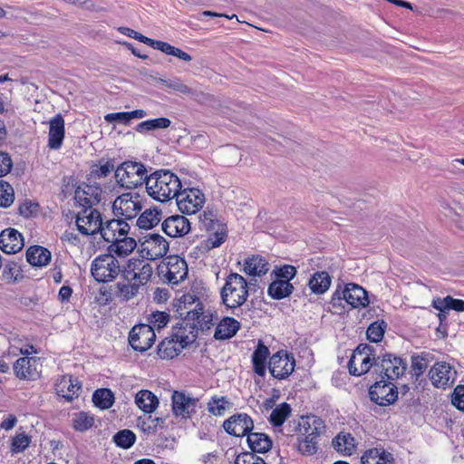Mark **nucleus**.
Returning a JSON list of instances; mask_svg holds the SVG:
<instances>
[{"instance_id":"nucleus-64","label":"nucleus","mask_w":464,"mask_h":464,"mask_svg":"<svg viewBox=\"0 0 464 464\" xmlns=\"http://www.w3.org/2000/svg\"><path fill=\"white\" fill-rule=\"evenodd\" d=\"M114 164L108 160L104 162L103 164H101L99 167H97L96 169H94L92 172L94 173L95 177L97 178H105L107 177L111 171H115Z\"/></svg>"},{"instance_id":"nucleus-2","label":"nucleus","mask_w":464,"mask_h":464,"mask_svg":"<svg viewBox=\"0 0 464 464\" xmlns=\"http://www.w3.org/2000/svg\"><path fill=\"white\" fill-rule=\"evenodd\" d=\"M84 194L85 191L82 192L80 190L75 193V198L79 201L83 200L84 204L87 205V207L78 212L75 223L81 234L83 236H93L101 232L103 221L101 212L92 208V205L98 201V198L96 197L93 198H82Z\"/></svg>"},{"instance_id":"nucleus-61","label":"nucleus","mask_w":464,"mask_h":464,"mask_svg":"<svg viewBox=\"0 0 464 464\" xmlns=\"http://www.w3.org/2000/svg\"><path fill=\"white\" fill-rule=\"evenodd\" d=\"M164 84L168 88H170L182 94H190L192 92L191 89L179 80L164 81Z\"/></svg>"},{"instance_id":"nucleus-1","label":"nucleus","mask_w":464,"mask_h":464,"mask_svg":"<svg viewBox=\"0 0 464 464\" xmlns=\"http://www.w3.org/2000/svg\"><path fill=\"white\" fill-rule=\"evenodd\" d=\"M179 177L169 170H158L146 179V191L153 199L167 202L174 198L181 188Z\"/></svg>"},{"instance_id":"nucleus-5","label":"nucleus","mask_w":464,"mask_h":464,"mask_svg":"<svg viewBox=\"0 0 464 464\" xmlns=\"http://www.w3.org/2000/svg\"><path fill=\"white\" fill-rule=\"evenodd\" d=\"M121 271L117 257L110 253L97 256L92 262L91 274L100 283L114 281Z\"/></svg>"},{"instance_id":"nucleus-36","label":"nucleus","mask_w":464,"mask_h":464,"mask_svg":"<svg viewBox=\"0 0 464 464\" xmlns=\"http://www.w3.org/2000/svg\"><path fill=\"white\" fill-rule=\"evenodd\" d=\"M26 260L34 266H44L51 260V253L43 246H33L26 251Z\"/></svg>"},{"instance_id":"nucleus-20","label":"nucleus","mask_w":464,"mask_h":464,"mask_svg":"<svg viewBox=\"0 0 464 464\" xmlns=\"http://www.w3.org/2000/svg\"><path fill=\"white\" fill-rule=\"evenodd\" d=\"M42 364L36 357H22L14 364V371L19 379L35 380L40 376Z\"/></svg>"},{"instance_id":"nucleus-57","label":"nucleus","mask_w":464,"mask_h":464,"mask_svg":"<svg viewBox=\"0 0 464 464\" xmlns=\"http://www.w3.org/2000/svg\"><path fill=\"white\" fill-rule=\"evenodd\" d=\"M273 275H275V278L276 279L287 280V282H290V280L295 276L296 269L293 266L285 265L275 270Z\"/></svg>"},{"instance_id":"nucleus-3","label":"nucleus","mask_w":464,"mask_h":464,"mask_svg":"<svg viewBox=\"0 0 464 464\" xmlns=\"http://www.w3.org/2000/svg\"><path fill=\"white\" fill-rule=\"evenodd\" d=\"M220 296L226 307L230 309L240 307L248 297L246 280L237 273H230L225 279Z\"/></svg>"},{"instance_id":"nucleus-30","label":"nucleus","mask_w":464,"mask_h":464,"mask_svg":"<svg viewBox=\"0 0 464 464\" xmlns=\"http://www.w3.org/2000/svg\"><path fill=\"white\" fill-rule=\"evenodd\" d=\"M269 270V264L260 256H252L244 261L243 271L250 276H261Z\"/></svg>"},{"instance_id":"nucleus-12","label":"nucleus","mask_w":464,"mask_h":464,"mask_svg":"<svg viewBox=\"0 0 464 464\" xmlns=\"http://www.w3.org/2000/svg\"><path fill=\"white\" fill-rule=\"evenodd\" d=\"M198 399L190 396L185 392L174 391L171 395V410L175 417L190 419L197 411Z\"/></svg>"},{"instance_id":"nucleus-60","label":"nucleus","mask_w":464,"mask_h":464,"mask_svg":"<svg viewBox=\"0 0 464 464\" xmlns=\"http://www.w3.org/2000/svg\"><path fill=\"white\" fill-rule=\"evenodd\" d=\"M39 205L37 203L26 200L19 207V213L24 217L29 218L38 211Z\"/></svg>"},{"instance_id":"nucleus-56","label":"nucleus","mask_w":464,"mask_h":464,"mask_svg":"<svg viewBox=\"0 0 464 464\" xmlns=\"http://www.w3.org/2000/svg\"><path fill=\"white\" fill-rule=\"evenodd\" d=\"M227 238V230L224 227H219L217 231L210 234L208 237V245L214 248L219 246Z\"/></svg>"},{"instance_id":"nucleus-55","label":"nucleus","mask_w":464,"mask_h":464,"mask_svg":"<svg viewBox=\"0 0 464 464\" xmlns=\"http://www.w3.org/2000/svg\"><path fill=\"white\" fill-rule=\"evenodd\" d=\"M140 285H142L136 282H130L129 284H119L118 288L121 295L125 300H130L138 294Z\"/></svg>"},{"instance_id":"nucleus-18","label":"nucleus","mask_w":464,"mask_h":464,"mask_svg":"<svg viewBox=\"0 0 464 464\" xmlns=\"http://www.w3.org/2000/svg\"><path fill=\"white\" fill-rule=\"evenodd\" d=\"M187 320L196 325L197 331L208 330L218 320V314L213 310H206L202 303H198L194 308L187 311Z\"/></svg>"},{"instance_id":"nucleus-47","label":"nucleus","mask_w":464,"mask_h":464,"mask_svg":"<svg viewBox=\"0 0 464 464\" xmlns=\"http://www.w3.org/2000/svg\"><path fill=\"white\" fill-rule=\"evenodd\" d=\"M298 451L306 456L314 455L318 450V439L310 436H302L298 440Z\"/></svg>"},{"instance_id":"nucleus-7","label":"nucleus","mask_w":464,"mask_h":464,"mask_svg":"<svg viewBox=\"0 0 464 464\" xmlns=\"http://www.w3.org/2000/svg\"><path fill=\"white\" fill-rule=\"evenodd\" d=\"M175 198L179 210L186 215L198 213L206 202L205 194L198 188H181Z\"/></svg>"},{"instance_id":"nucleus-17","label":"nucleus","mask_w":464,"mask_h":464,"mask_svg":"<svg viewBox=\"0 0 464 464\" xmlns=\"http://www.w3.org/2000/svg\"><path fill=\"white\" fill-rule=\"evenodd\" d=\"M369 395L376 404L387 406L397 400L398 391L392 382L382 380L371 386Z\"/></svg>"},{"instance_id":"nucleus-9","label":"nucleus","mask_w":464,"mask_h":464,"mask_svg":"<svg viewBox=\"0 0 464 464\" xmlns=\"http://www.w3.org/2000/svg\"><path fill=\"white\" fill-rule=\"evenodd\" d=\"M121 274L128 282L146 285L151 277L152 267L146 260L133 257L121 266Z\"/></svg>"},{"instance_id":"nucleus-23","label":"nucleus","mask_w":464,"mask_h":464,"mask_svg":"<svg viewBox=\"0 0 464 464\" xmlns=\"http://www.w3.org/2000/svg\"><path fill=\"white\" fill-rule=\"evenodd\" d=\"M162 230L170 237H181L187 235L190 229L188 219L180 215H174L167 218L162 222Z\"/></svg>"},{"instance_id":"nucleus-13","label":"nucleus","mask_w":464,"mask_h":464,"mask_svg":"<svg viewBox=\"0 0 464 464\" xmlns=\"http://www.w3.org/2000/svg\"><path fill=\"white\" fill-rule=\"evenodd\" d=\"M406 362L400 356L392 353H386L382 357H378V362H375V370L380 372L381 374L388 380L398 379L402 376L406 371Z\"/></svg>"},{"instance_id":"nucleus-50","label":"nucleus","mask_w":464,"mask_h":464,"mask_svg":"<svg viewBox=\"0 0 464 464\" xmlns=\"http://www.w3.org/2000/svg\"><path fill=\"white\" fill-rule=\"evenodd\" d=\"M163 423L161 418H154L151 415L140 417L138 419V428L145 433H153L156 431L159 425Z\"/></svg>"},{"instance_id":"nucleus-14","label":"nucleus","mask_w":464,"mask_h":464,"mask_svg":"<svg viewBox=\"0 0 464 464\" xmlns=\"http://www.w3.org/2000/svg\"><path fill=\"white\" fill-rule=\"evenodd\" d=\"M345 300L353 308L365 307L369 304L367 292L359 285L349 283L340 291L336 289L333 295V301Z\"/></svg>"},{"instance_id":"nucleus-8","label":"nucleus","mask_w":464,"mask_h":464,"mask_svg":"<svg viewBox=\"0 0 464 464\" xmlns=\"http://www.w3.org/2000/svg\"><path fill=\"white\" fill-rule=\"evenodd\" d=\"M143 207V199L137 192H127L118 196L112 204L115 216L132 219L138 216Z\"/></svg>"},{"instance_id":"nucleus-6","label":"nucleus","mask_w":464,"mask_h":464,"mask_svg":"<svg viewBox=\"0 0 464 464\" xmlns=\"http://www.w3.org/2000/svg\"><path fill=\"white\" fill-rule=\"evenodd\" d=\"M375 362H378V358H375L373 348L366 343H361L348 362L349 372L354 376H362L375 366Z\"/></svg>"},{"instance_id":"nucleus-29","label":"nucleus","mask_w":464,"mask_h":464,"mask_svg":"<svg viewBox=\"0 0 464 464\" xmlns=\"http://www.w3.org/2000/svg\"><path fill=\"white\" fill-rule=\"evenodd\" d=\"M362 464H394L392 453L383 448H372L365 450L361 457Z\"/></svg>"},{"instance_id":"nucleus-34","label":"nucleus","mask_w":464,"mask_h":464,"mask_svg":"<svg viewBox=\"0 0 464 464\" xmlns=\"http://www.w3.org/2000/svg\"><path fill=\"white\" fill-rule=\"evenodd\" d=\"M332 284V277L326 271L315 272L309 279L308 285L312 293L324 294Z\"/></svg>"},{"instance_id":"nucleus-19","label":"nucleus","mask_w":464,"mask_h":464,"mask_svg":"<svg viewBox=\"0 0 464 464\" xmlns=\"http://www.w3.org/2000/svg\"><path fill=\"white\" fill-rule=\"evenodd\" d=\"M429 376L435 387L445 389L454 382L456 371L450 363L439 362L430 368Z\"/></svg>"},{"instance_id":"nucleus-59","label":"nucleus","mask_w":464,"mask_h":464,"mask_svg":"<svg viewBox=\"0 0 464 464\" xmlns=\"http://www.w3.org/2000/svg\"><path fill=\"white\" fill-rule=\"evenodd\" d=\"M452 404L464 411V385H458L452 394Z\"/></svg>"},{"instance_id":"nucleus-32","label":"nucleus","mask_w":464,"mask_h":464,"mask_svg":"<svg viewBox=\"0 0 464 464\" xmlns=\"http://www.w3.org/2000/svg\"><path fill=\"white\" fill-rule=\"evenodd\" d=\"M324 421L316 416H307L302 419L301 430L302 436H310L319 438L324 431Z\"/></svg>"},{"instance_id":"nucleus-43","label":"nucleus","mask_w":464,"mask_h":464,"mask_svg":"<svg viewBox=\"0 0 464 464\" xmlns=\"http://www.w3.org/2000/svg\"><path fill=\"white\" fill-rule=\"evenodd\" d=\"M292 409L286 402L278 404L271 412L270 423L275 427H280L289 418Z\"/></svg>"},{"instance_id":"nucleus-33","label":"nucleus","mask_w":464,"mask_h":464,"mask_svg":"<svg viewBox=\"0 0 464 464\" xmlns=\"http://www.w3.org/2000/svg\"><path fill=\"white\" fill-rule=\"evenodd\" d=\"M135 403L145 413H152L159 406L158 397L149 390H141L135 396Z\"/></svg>"},{"instance_id":"nucleus-22","label":"nucleus","mask_w":464,"mask_h":464,"mask_svg":"<svg viewBox=\"0 0 464 464\" xmlns=\"http://www.w3.org/2000/svg\"><path fill=\"white\" fill-rule=\"evenodd\" d=\"M49 132L47 146L50 150L61 149L65 137V122L61 114H56L49 121Z\"/></svg>"},{"instance_id":"nucleus-46","label":"nucleus","mask_w":464,"mask_h":464,"mask_svg":"<svg viewBox=\"0 0 464 464\" xmlns=\"http://www.w3.org/2000/svg\"><path fill=\"white\" fill-rule=\"evenodd\" d=\"M93 424V415L85 411L75 413L72 418V427L77 431H85L92 428Z\"/></svg>"},{"instance_id":"nucleus-31","label":"nucleus","mask_w":464,"mask_h":464,"mask_svg":"<svg viewBox=\"0 0 464 464\" xmlns=\"http://www.w3.org/2000/svg\"><path fill=\"white\" fill-rule=\"evenodd\" d=\"M240 328L237 320L226 316L218 324L214 337L217 340H226L233 337Z\"/></svg>"},{"instance_id":"nucleus-41","label":"nucleus","mask_w":464,"mask_h":464,"mask_svg":"<svg viewBox=\"0 0 464 464\" xmlns=\"http://www.w3.org/2000/svg\"><path fill=\"white\" fill-rule=\"evenodd\" d=\"M161 212L156 208L145 209L138 218L136 224L141 229H151L160 221Z\"/></svg>"},{"instance_id":"nucleus-51","label":"nucleus","mask_w":464,"mask_h":464,"mask_svg":"<svg viewBox=\"0 0 464 464\" xmlns=\"http://www.w3.org/2000/svg\"><path fill=\"white\" fill-rule=\"evenodd\" d=\"M14 200L13 187L5 180H0V207L8 208Z\"/></svg>"},{"instance_id":"nucleus-28","label":"nucleus","mask_w":464,"mask_h":464,"mask_svg":"<svg viewBox=\"0 0 464 464\" xmlns=\"http://www.w3.org/2000/svg\"><path fill=\"white\" fill-rule=\"evenodd\" d=\"M137 243L136 240L130 237L129 234H125L123 237H121L119 239L111 242L108 251L110 254L113 256H118L120 257H125L129 256L132 251L136 248Z\"/></svg>"},{"instance_id":"nucleus-58","label":"nucleus","mask_w":464,"mask_h":464,"mask_svg":"<svg viewBox=\"0 0 464 464\" xmlns=\"http://www.w3.org/2000/svg\"><path fill=\"white\" fill-rule=\"evenodd\" d=\"M235 464H266L265 460L255 455L253 452H243L239 454L235 461Z\"/></svg>"},{"instance_id":"nucleus-24","label":"nucleus","mask_w":464,"mask_h":464,"mask_svg":"<svg viewBox=\"0 0 464 464\" xmlns=\"http://www.w3.org/2000/svg\"><path fill=\"white\" fill-rule=\"evenodd\" d=\"M130 225L122 219H111L102 224V237L108 243L119 239L125 234H130Z\"/></svg>"},{"instance_id":"nucleus-44","label":"nucleus","mask_w":464,"mask_h":464,"mask_svg":"<svg viewBox=\"0 0 464 464\" xmlns=\"http://www.w3.org/2000/svg\"><path fill=\"white\" fill-rule=\"evenodd\" d=\"M92 401L100 409L107 410L114 403V394L110 389H98L93 392Z\"/></svg>"},{"instance_id":"nucleus-45","label":"nucleus","mask_w":464,"mask_h":464,"mask_svg":"<svg viewBox=\"0 0 464 464\" xmlns=\"http://www.w3.org/2000/svg\"><path fill=\"white\" fill-rule=\"evenodd\" d=\"M230 402L225 396H213L208 401L207 407L209 413L215 416H222L225 414Z\"/></svg>"},{"instance_id":"nucleus-63","label":"nucleus","mask_w":464,"mask_h":464,"mask_svg":"<svg viewBox=\"0 0 464 464\" xmlns=\"http://www.w3.org/2000/svg\"><path fill=\"white\" fill-rule=\"evenodd\" d=\"M104 120L109 123H112L114 121H117V122H120V123H122L125 125L130 123L128 111L108 113L104 116Z\"/></svg>"},{"instance_id":"nucleus-53","label":"nucleus","mask_w":464,"mask_h":464,"mask_svg":"<svg viewBox=\"0 0 464 464\" xmlns=\"http://www.w3.org/2000/svg\"><path fill=\"white\" fill-rule=\"evenodd\" d=\"M149 326H152V330H160L165 327L169 322V314L166 312L156 311L153 312L148 318Z\"/></svg>"},{"instance_id":"nucleus-40","label":"nucleus","mask_w":464,"mask_h":464,"mask_svg":"<svg viewBox=\"0 0 464 464\" xmlns=\"http://www.w3.org/2000/svg\"><path fill=\"white\" fill-rule=\"evenodd\" d=\"M183 350L173 337L165 338L158 346V354L161 359H172L178 356Z\"/></svg>"},{"instance_id":"nucleus-62","label":"nucleus","mask_w":464,"mask_h":464,"mask_svg":"<svg viewBox=\"0 0 464 464\" xmlns=\"http://www.w3.org/2000/svg\"><path fill=\"white\" fill-rule=\"evenodd\" d=\"M61 240L63 243L73 246H79L82 244L81 238L72 230H65L61 237Z\"/></svg>"},{"instance_id":"nucleus-25","label":"nucleus","mask_w":464,"mask_h":464,"mask_svg":"<svg viewBox=\"0 0 464 464\" xmlns=\"http://www.w3.org/2000/svg\"><path fill=\"white\" fill-rule=\"evenodd\" d=\"M170 336L184 349L195 342L198 331L196 325L186 319L173 327Z\"/></svg>"},{"instance_id":"nucleus-15","label":"nucleus","mask_w":464,"mask_h":464,"mask_svg":"<svg viewBox=\"0 0 464 464\" xmlns=\"http://www.w3.org/2000/svg\"><path fill=\"white\" fill-rule=\"evenodd\" d=\"M295 358L285 351L273 354L269 360V372L278 380L287 378L295 370Z\"/></svg>"},{"instance_id":"nucleus-52","label":"nucleus","mask_w":464,"mask_h":464,"mask_svg":"<svg viewBox=\"0 0 464 464\" xmlns=\"http://www.w3.org/2000/svg\"><path fill=\"white\" fill-rule=\"evenodd\" d=\"M136 440L135 434L130 430H122L113 436V441L122 449L130 448Z\"/></svg>"},{"instance_id":"nucleus-35","label":"nucleus","mask_w":464,"mask_h":464,"mask_svg":"<svg viewBox=\"0 0 464 464\" xmlns=\"http://www.w3.org/2000/svg\"><path fill=\"white\" fill-rule=\"evenodd\" d=\"M268 356L269 350L267 346L259 341L252 354L253 370L257 375L264 376L266 374V360Z\"/></svg>"},{"instance_id":"nucleus-38","label":"nucleus","mask_w":464,"mask_h":464,"mask_svg":"<svg viewBox=\"0 0 464 464\" xmlns=\"http://www.w3.org/2000/svg\"><path fill=\"white\" fill-rule=\"evenodd\" d=\"M247 443L254 452L264 453L272 447L271 439L265 433L252 432L247 435Z\"/></svg>"},{"instance_id":"nucleus-48","label":"nucleus","mask_w":464,"mask_h":464,"mask_svg":"<svg viewBox=\"0 0 464 464\" xmlns=\"http://www.w3.org/2000/svg\"><path fill=\"white\" fill-rule=\"evenodd\" d=\"M433 306L439 311L444 309H453L458 312L464 311V301L460 299H454L450 296H446L443 299H437L433 301Z\"/></svg>"},{"instance_id":"nucleus-16","label":"nucleus","mask_w":464,"mask_h":464,"mask_svg":"<svg viewBox=\"0 0 464 464\" xmlns=\"http://www.w3.org/2000/svg\"><path fill=\"white\" fill-rule=\"evenodd\" d=\"M156 339L155 332L152 326L146 324L135 325L129 334V343L130 346L140 352H144L150 349Z\"/></svg>"},{"instance_id":"nucleus-10","label":"nucleus","mask_w":464,"mask_h":464,"mask_svg":"<svg viewBox=\"0 0 464 464\" xmlns=\"http://www.w3.org/2000/svg\"><path fill=\"white\" fill-rule=\"evenodd\" d=\"M160 274L168 283L178 285L188 276L187 263L179 256H169L160 266Z\"/></svg>"},{"instance_id":"nucleus-26","label":"nucleus","mask_w":464,"mask_h":464,"mask_svg":"<svg viewBox=\"0 0 464 464\" xmlns=\"http://www.w3.org/2000/svg\"><path fill=\"white\" fill-rule=\"evenodd\" d=\"M24 246V238L14 228H7L0 233V249L6 254H15Z\"/></svg>"},{"instance_id":"nucleus-21","label":"nucleus","mask_w":464,"mask_h":464,"mask_svg":"<svg viewBox=\"0 0 464 464\" xmlns=\"http://www.w3.org/2000/svg\"><path fill=\"white\" fill-rule=\"evenodd\" d=\"M223 428L225 430L233 436L242 437L251 433L254 428L252 419L246 413H239L231 416L224 421Z\"/></svg>"},{"instance_id":"nucleus-42","label":"nucleus","mask_w":464,"mask_h":464,"mask_svg":"<svg viewBox=\"0 0 464 464\" xmlns=\"http://www.w3.org/2000/svg\"><path fill=\"white\" fill-rule=\"evenodd\" d=\"M170 124V120L165 117L150 119L140 122L136 126V131L140 133H147L151 130L167 129Z\"/></svg>"},{"instance_id":"nucleus-4","label":"nucleus","mask_w":464,"mask_h":464,"mask_svg":"<svg viewBox=\"0 0 464 464\" xmlns=\"http://www.w3.org/2000/svg\"><path fill=\"white\" fill-rule=\"evenodd\" d=\"M147 178V169L141 162L127 160L115 169L116 182L121 188H136L146 183Z\"/></svg>"},{"instance_id":"nucleus-27","label":"nucleus","mask_w":464,"mask_h":464,"mask_svg":"<svg viewBox=\"0 0 464 464\" xmlns=\"http://www.w3.org/2000/svg\"><path fill=\"white\" fill-rule=\"evenodd\" d=\"M80 389V382L72 375H63L55 383L57 394L67 401H72L73 398L78 397Z\"/></svg>"},{"instance_id":"nucleus-37","label":"nucleus","mask_w":464,"mask_h":464,"mask_svg":"<svg viewBox=\"0 0 464 464\" xmlns=\"http://www.w3.org/2000/svg\"><path fill=\"white\" fill-rule=\"evenodd\" d=\"M294 291V286L287 280L275 278L269 285L267 293L273 298L276 300L283 299L289 296Z\"/></svg>"},{"instance_id":"nucleus-39","label":"nucleus","mask_w":464,"mask_h":464,"mask_svg":"<svg viewBox=\"0 0 464 464\" xmlns=\"http://www.w3.org/2000/svg\"><path fill=\"white\" fill-rule=\"evenodd\" d=\"M332 444L336 451L345 456L352 455L355 449L354 439L350 433H339Z\"/></svg>"},{"instance_id":"nucleus-11","label":"nucleus","mask_w":464,"mask_h":464,"mask_svg":"<svg viewBox=\"0 0 464 464\" xmlns=\"http://www.w3.org/2000/svg\"><path fill=\"white\" fill-rule=\"evenodd\" d=\"M167 239L159 234H148L140 242V252L148 260H157L163 257L169 251Z\"/></svg>"},{"instance_id":"nucleus-49","label":"nucleus","mask_w":464,"mask_h":464,"mask_svg":"<svg viewBox=\"0 0 464 464\" xmlns=\"http://www.w3.org/2000/svg\"><path fill=\"white\" fill-rule=\"evenodd\" d=\"M31 436L24 432L17 433L11 438L10 451L12 454L24 452L31 443Z\"/></svg>"},{"instance_id":"nucleus-54","label":"nucleus","mask_w":464,"mask_h":464,"mask_svg":"<svg viewBox=\"0 0 464 464\" xmlns=\"http://www.w3.org/2000/svg\"><path fill=\"white\" fill-rule=\"evenodd\" d=\"M385 329L386 324L383 321L374 322L367 329V338L371 342L378 343L383 338Z\"/></svg>"}]
</instances>
